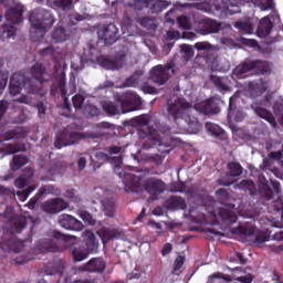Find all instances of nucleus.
Returning <instances> with one entry per match:
<instances>
[{
	"instance_id": "39",
	"label": "nucleus",
	"mask_w": 283,
	"mask_h": 283,
	"mask_svg": "<svg viewBox=\"0 0 283 283\" xmlns=\"http://www.w3.org/2000/svg\"><path fill=\"white\" fill-rule=\"evenodd\" d=\"M70 35H67V32L63 27H56L51 33L52 41L54 43H64V41H67Z\"/></svg>"
},
{
	"instance_id": "58",
	"label": "nucleus",
	"mask_w": 283,
	"mask_h": 283,
	"mask_svg": "<svg viewBox=\"0 0 283 283\" xmlns=\"http://www.w3.org/2000/svg\"><path fill=\"white\" fill-rule=\"evenodd\" d=\"M105 151H107V154H109L111 156H114V155L120 154L123 151V147L112 145V146H107L105 148Z\"/></svg>"
},
{
	"instance_id": "9",
	"label": "nucleus",
	"mask_w": 283,
	"mask_h": 283,
	"mask_svg": "<svg viewBox=\"0 0 283 283\" xmlns=\"http://www.w3.org/2000/svg\"><path fill=\"white\" fill-rule=\"evenodd\" d=\"M99 41H104L105 45H114L118 41V27L114 23L102 25L97 31Z\"/></svg>"
},
{
	"instance_id": "52",
	"label": "nucleus",
	"mask_w": 283,
	"mask_h": 283,
	"mask_svg": "<svg viewBox=\"0 0 283 283\" xmlns=\"http://www.w3.org/2000/svg\"><path fill=\"white\" fill-rule=\"evenodd\" d=\"M234 27L242 32H247L248 34H251V32H253V24L247 21L235 22Z\"/></svg>"
},
{
	"instance_id": "8",
	"label": "nucleus",
	"mask_w": 283,
	"mask_h": 283,
	"mask_svg": "<svg viewBox=\"0 0 283 283\" xmlns=\"http://www.w3.org/2000/svg\"><path fill=\"white\" fill-rule=\"evenodd\" d=\"M176 62L174 60H170L165 65H157L150 71V81L156 83V85H165L171 78V75L176 74Z\"/></svg>"
},
{
	"instance_id": "13",
	"label": "nucleus",
	"mask_w": 283,
	"mask_h": 283,
	"mask_svg": "<svg viewBox=\"0 0 283 283\" xmlns=\"http://www.w3.org/2000/svg\"><path fill=\"white\" fill-rule=\"evenodd\" d=\"M195 109L205 116H213L216 114H220V106L218 104V99L210 97L200 104L195 106Z\"/></svg>"
},
{
	"instance_id": "10",
	"label": "nucleus",
	"mask_w": 283,
	"mask_h": 283,
	"mask_svg": "<svg viewBox=\"0 0 283 283\" xmlns=\"http://www.w3.org/2000/svg\"><path fill=\"white\" fill-rule=\"evenodd\" d=\"M144 189L149 193L151 200H158L160 193H165V191H167V184L160 179L148 178L144 182Z\"/></svg>"
},
{
	"instance_id": "33",
	"label": "nucleus",
	"mask_w": 283,
	"mask_h": 283,
	"mask_svg": "<svg viewBox=\"0 0 283 283\" xmlns=\"http://www.w3.org/2000/svg\"><path fill=\"white\" fill-rule=\"evenodd\" d=\"M206 129L211 136H214V138H219V140H227V132L222 129L219 125H216L211 122L206 123Z\"/></svg>"
},
{
	"instance_id": "27",
	"label": "nucleus",
	"mask_w": 283,
	"mask_h": 283,
	"mask_svg": "<svg viewBox=\"0 0 283 283\" xmlns=\"http://www.w3.org/2000/svg\"><path fill=\"white\" fill-rule=\"evenodd\" d=\"M259 191L264 200H273V189H271L269 180L263 175L259 176Z\"/></svg>"
},
{
	"instance_id": "50",
	"label": "nucleus",
	"mask_w": 283,
	"mask_h": 283,
	"mask_svg": "<svg viewBox=\"0 0 283 283\" xmlns=\"http://www.w3.org/2000/svg\"><path fill=\"white\" fill-rule=\"evenodd\" d=\"M36 189V185L28 187L24 191H18L17 197L20 200V202H25L28 198L30 197V193Z\"/></svg>"
},
{
	"instance_id": "34",
	"label": "nucleus",
	"mask_w": 283,
	"mask_h": 283,
	"mask_svg": "<svg viewBox=\"0 0 283 283\" xmlns=\"http://www.w3.org/2000/svg\"><path fill=\"white\" fill-rule=\"evenodd\" d=\"M115 103L119 104L120 114H129V112H136L132 106L130 102L127 99L126 95H116L114 97Z\"/></svg>"
},
{
	"instance_id": "26",
	"label": "nucleus",
	"mask_w": 283,
	"mask_h": 283,
	"mask_svg": "<svg viewBox=\"0 0 283 283\" xmlns=\"http://www.w3.org/2000/svg\"><path fill=\"white\" fill-rule=\"evenodd\" d=\"M252 109H254L256 116H259L260 118H263V120H266L268 123H270L271 127H273V129H275V127H277V120L275 119V116L273 115V113L269 112V109L262 107V106H252Z\"/></svg>"
},
{
	"instance_id": "35",
	"label": "nucleus",
	"mask_w": 283,
	"mask_h": 283,
	"mask_svg": "<svg viewBox=\"0 0 283 283\" xmlns=\"http://www.w3.org/2000/svg\"><path fill=\"white\" fill-rule=\"evenodd\" d=\"M234 189H240L241 191L248 192L250 196H255V191L258 188L255 187V182L251 179H243L239 184L234 185Z\"/></svg>"
},
{
	"instance_id": "24",
	"label": "nucleus",
	"mask_w": 283,
	"mask_h": 283,
	"mask_svg": "<svg viewBox=\"0 0 283 283\" xmlns=\"http://www.w3.org/2000/svg\"><path fill=\"white\" fill-rule=\"evenodd\" d=\"M164 207L169 211H177V209L185 211L187 209V201L182 197L172 196L164 202Z\"/></svg>"
},
{
	"instance_id": "7",
	"label": "nucleus",
	"mask_w": 283,
	"mask_h": 283,
	"mask_svg": "<svg viewBox=\"0 0 283 283\" xmlns=\"http://www.w3.org/2000/svg\"><path fill=\"white\" fill-rule=\"evenodd\" d=\"M6 19L9 23L2 25V39H12L17 34V28L14 25L23 21V7H13L7 10Z\"/></svg>"
},
{
	"instance_id": "60",
	"label": "nucleus",
	"mask_w": 283,
	"mask_h": 283,
	"mask_svg": "<svg viewBox=\"0 0 283 283\" xmlns=\"http://www.w3.org/2000/svg\"><path fill=\"white\" fill-rule=\"evenodd\" d=\"M69 90L70 94H74V92H76V76H74V73L70 74Z\"/></svg>"
},
{
	"instance_id": "12",
	"label": "nucleus",
	"mask_w": 283,
	"mask_h": 283,
	"mask_svg": "<svg viewBox=\"0 0 283 283\" xmlns=\"http://www.w3.org/2000/svg\"><path fill=\"white\" fill-rule=\"evenodd\" d=\"M115 172L123 179L124 191H126V193H134L136 187H138V177L134 174L125 172L120 167L116 168Z\"/></svg>"
},
{
	"instance_id": "37",
	"label": "nucleus",
	"mask_w": 283,
	"mask_h": 283,
	"mask_svg": "<svg viewBox=\"0 0 283 283\" xmlns=\"http://www.w3.org/2000/svg\"><path fill=\"white\" fill-rule=\"evenodd\" d=\"M10 222L13 224L12 230L14 233H21L28 224V218L23 216H12Z\"/></svg>"
},
{
	"instance_id": "23",
	"label": "nucleus",
	"mask_w": 283,
	"mask_h": 283,
	"mask_svg": "<svg viewBox=\"0 0 283 283\" xmlns=\"http://www.w3.org/2000/svg\"><path fill=\"white\" fill-rule=\"evenodd\" d=\"M249 72H253V66L251 61L242 62L241 64L237 65L232 71V78L233 81H240L242 78H247L249 76Z\"/></svg>"
},
{
	"instance_id": "3",
	"label": "nucleus",
	"mask_w": 283,
	"mask_h": 283,
	"mask_svg": "<svg viewBox=\"0 0 283 283\" xmlns=\"http://www.w3.org/2000/svg\"><path fill=\"white\" fill-rule=\"evenodd\" d=\"M137 125L146 127V129L139 128L138 138L145 140L143 144L144 149H151V147H159V151L163 154H169L174 149L171 145L165 144L163 136L160 134H169V128L167 130H160V125L153 124L149 125V116L142 115L136 118Z\"/></svg>"
},
{
	"instance_id": "25",
	"label": "nucleus",
	"mask_w": 283,
	"mask_h": 283,
	"mask_svg": "<svg viewBox=\"0 0 283 283\" xmlns=\"http://www.w3.org/2000/svg\"><path fill=\"white\" fill-rule=\"evenodd\" d=\"M271 30H273L271 18H262L256 29L258 36H260V39H266V36L271 34Z\"/></svg>"
},
{
	"instance_id": "53",
	"label": "nucleus",
	"mask_w": 283,
	"mask_h": 283,
	"mask_svg": "<svg viewBox=\"0 0 283 283\" xmlns=\"http://www.w3.org/2000/svg\"><path fill=\"white\" fill-rule=\"evenodd\" d=\"M179 28L184 30H191V20L187 15H180L177 18Z\"/></svg>"
},
{
	"instance_id": "38",
	"label": "nucleus",
	"mask_w": 283,
	"mask_h": 283,
	"mask_svg": "<svg viewBox=\"0 0 283 283\" xmlns=\"http://www.w3.org/2000/svg\"><path fill=\"white\" fill-rule=\"evenodd\" d=\"M48 3L51 8L62 10V12H70L73 8L72 0H48Z\"/></svg>"
},
{
	"instance_id": "16",
	"label": "nucleus",
	"mask_w": 283,
	"mask_h": 283,
	"mask_svg": "<svg viewBox=\"0 0 283 283\" xmlns=\"http://www.w3.org/2000/svg\"><path fill=\"white\" fill-rule=\"evenodd\" d=\"M268 90L269 82L264 81V78L248 82V94H250L251 98H258L259 96H262Z\"/></svg>"
},
{
	"instance_id": "36",
	"label": "nucleus",
	"mask_w": 283,
	"mask_h": 283,
	"mask_svg": "<svg viewBox=\"0 0 283 283\" xmlns=\"http://www.w3.org/2000/svg\"><path fill=\"white\" fill-rule=\"evenodd\" d=\"M102 109L107 116H118L120 114V105L112 101L103 102Z\"/></svg>"
},
{
	"instance_id": "48",
	"label": "nucleus",
	"mask_w": 283,
	"mask_h": 283,
	"mask_svg": "<svg viewBox=\"0 0 283 283\" xmlns=\"http://www.w3.org/2000/svg\"><path fill=\"white\" fill-rule=\"evenodd\" d=\"M83 114L86 118H94V116H98V114H101V111L95 105L86 104L83 107Z\"/></svg>"
},
{
	"instance_id": "21",
	"label": "nucleus",
	"mask_w": 283,
	"mask_h": 283,
	"mask_svg": "<svg viewBox=\"0 0 283 283\" xmlns=\"http://www.w3.org/2000/svg\"><path fill=\"white\" fill-rule=\"evenodd\" d=\"M106 269L107 263L103 258H93L80 268V270L87 271L88 273H104Z\"/></svg>"
},
{
	"instance_id": "43",
	"label": "nucleus",
	"mask_w": 283,
	"mask_h": 283,
	"mask_svg": "<svg viewBox=\"0 0 283 283\" xmlns=\"http://www.w3.org/2000/svg\"><path fill=\"white\" fill-rule=\"evenodd\" d=\"M227 167L229 170V175L232 178H238L239 176H242V174L244 171V168L238 161H229Z\"/></svg>"
},
{
	"instance_id": "40",
	"label": "nucleus",
	"mask_w": 283,
	"mask_h": 283,
	"mask_svg": "<svg viewBox=\"0 0 283 283\" xmlns=\"http://www.w3.org/2000/svg\"><path fill=\"white\" fill-rule=\"evenodd\" d=\"M102 211L108 218H114V213L116 211V201L114 199H104L102 201Z\"/></svg>"
},
{
	"instance_id": "5",
	"label": "nucleus",
	"mask_w": 283,
	"mask_h": 283,
	"mask_svg": "<svg viewBox=\"0 0 283 283\" xmlns=\"http://www.w3.org/2000/svg\"><path fill=\"white\" fill-rule=\"evenodd\" d=\"M61 240L67 248L76 242V237H67L56 230H51L38 241L35 249L40 253H61L62 249L59 245Z\"/></svg>"
},
{
	"instance_id": "15",
	"label": "nucleus",
	"mask_w": 283,
	"mask_h": 283,
	"mask_svg": "<svg viewBox=\"0 0 283 283\" xmlns=\"http://www.w3.org/2000/svg\"><path fill=\"white\" fill-rule=\"evenodd\" d=\"M97 63L104 70H120L125 65V53L117 55L115 60L102 55L97 57Z\"/></svg>"
},
{
	"instance_id": "18",
	"label": "nucleus",
	"mask_w": 283,
	"mask_h": 283,
	"mask_svg": "<svg viewBox=\"0 0 283 283\" xmlns=\"http://www.w3.org/2000/svg\"><path fill=\"white\" fill-rule=\"evenodd\" d=\"M59 92L64 101V109L69 113L72 112V105L67 98V90H65V80H57L51 85V96H56Z\"/></svg>"
},
{
	"instance_id": "61",
	"label": "nucleus",
	"mask_w": 283,
	"mask_h": 283,
	"mask_svg": "<svg viewBox=\"0 0 283 283\" xmlns=\"http://www.w3.org/2000/svg\"><path fill=\"white\" fill-rule=\"evenodd\" d=\"M80 217L87 224H94V217H92V214H90V212L83 211V212L80 213Z\"/></svg>"
},
{
	"instance_id": "31",
	"label": "nucleus",
	"mask_w": 283,
	"mask_h": 283,
	"mask_svg": "<svg viewBox=\"0 0 283 283\" xmlns=\"http://www.w3.org/2000/svg\"><path fill=\"white\" fill-rule=\"evenodd\" d=\"M218 216L226 224H235L238 222V214L233 210L220 208Z\"/></svg>"
},
{
	"instance_id": "28",
	"label": "nucleus",
	"mask_w": 283,
	"mask_h": 283,
	"mask_svg": "<svg viewBox=\"0 0 283 283\" xmlns=\"http://www.w3.org/2000/svg\"><path fill=\"white\" fill-rule=\"evenodd\" d=\"M232 233L251 238V235H255V226L249 221L244 222V224L239 223L238 227L232 229Z\"/></svg>"
},
{
	"instance_id": "45",
	"label": "nucleus",
	"mask_w": 283,
	"mask_h": 283,
	"mask_svg": "<svg viewBox=\"0 0 283 283\" xmlns=\"http://www.w3.org/2000/svg\"><path fill=\"white\" fill-rule=\"evenodd\" d=\"M124 96H126L128 103H130L135 112L140 109V106L143 105V99L140 98V96L132 92L124 93Z\"/></svg>"
},
{
	"instance_id": "62",
	"label": "nucleus",
	"mask_w": 283,
	"mask_h": 283,
	"mask_svg": "<svg viewBox=\"0 0 283 283\" xmlns=\"http://www.w3.org/2000/svg\"><path fill=\"white\" fill-rule=\"evenodd\" d=\"M142 92H144V94H158V90L149 84H143Z\"/></svg>"
},
{
	"instance_id": "4",
	"label": "nucleus",
	"mask_w": 283,
	"mask_h": 283,
	"mask_svg": "<svg viewBox=\"0 0 283 283\" xmlns=\"http://www.w3.org/2000/svg\"><path fill=\"white\" fill-rule=\"evenodd\" d=\"M29 22L31 23L30 38L32 41L43 39L48 30L56 23L52 11L43 8L33 9L29 14Z\"/></svg>"
},
{
	"instance_id": "20",
	"label": "nucleus",
	"mask_w": 283,
	"mask_h": 283,
	"mask_svg": "<svg viewBox=\"0 0 283 283\" xmlns=\"http://www.w3.org/2000/svg\"><path fill=\"white\" fill-rule=\"evenodd\" d=\"M28 134L29 132L25 127H15L6 133L0 128V143H3V140H21V138H28Z\"/></svg>"
},
{
	"instance_id": "54",
	"label": "nucleus",
	"mask_w": 283,
	"mask_h": 283,
	"mask_svg": "<svg viewBox=\"0 0 283 283\" xmlns=\"http://www.w3.org/2000/svg\"><path fill=\"white\" fill-rule=\"evenodd\" d=\"M72 103L74 109H81L83 107V103H85V96L76 94L72 97Z\"/></svg>"
},
{
	"instance_id": "14",
	"label": "nucleus",
	"mask_w": 283,
	"mask_h": 283,
	"mask_svg": "<svg viewBox=\"0 0 283 283\" xmlns=\"http://www.w3.org/2000/svg\"><path fill=\"white\" fill-rule=\"evenodd\" d=\"M67 207H70V203H67V201L62 198H54L45 201L42 205V210L44 211V213L54 214L61 213V211H65Z\"/></svg>"
},
{
	"instance_id": "64",
	"label": "nucleus",
	"mask_w": 283,
	"mask_h": 283,
	"mask_svg": "<svg viewBox=\"0 0 283 283\" xmlns=\"http://www.w3.org/2000/svg\"><path fill=\"white\" fill-rule=\"evenodd\" d=\"M32 260L31 256H25V255H19L15 258L14 262L15 264H18L19 266L23 265V264H28V262H30Z\"/></svg>"
},
{
	"instance_id": "42",
	"label": "nucleus",
	"mask_w": 283,
	"mask_h": 283,
	"mask_svg": "<svg viewBox=\"0 0 283 283\" xmlns=\"http://www.w3.org/2000/svg\"><path fill=\"white\" fill-rule=\"evenodd\" d=\"M252 65V71L256 70V72H260V74H269L271 72V65H269V62L262 61V60H253L250 61Z\"/></svg>"
},
{
	"instance_id": "56",
	"label": "nucleus",
	"mask_w": 283,
	"mask_h": 283,
	"mask_svg": "<svg viewBox=\"0 0 283 283\" xmlns=\"http://www.w3.org/2000/svg\"><path fill=\"white\" fill-rule=\"evenodd\" d=\"M53 189H54V187H52V186H42L35 196L41 199V198H43V196H48V195L52 193Z\"/></svg>"
},
{
	"instance_id": "29",
	"label": "nucleus",
	"mask_w": 283,
	"mask_h": 283,
	"mask_svg": "<svg viewBox=\"0 0 283 283\" xmlns=\"http://www.w3.org/2000/svg\"><path fill=\"white\" fill-rule=\"evenodd\" d=\"M98 235L103 244H107L109 240H118L123 233H120L118 229H102L98 231Z\"/></svg>"
},
{
	"instance_id": "19",
	"label": "nucleus",
	"mask_w": 283,
	"mask_h": 283,
	"mask_svg": "<svg viewBox=\"0 0 283 283\" xmlns=\"http://www.w3.org/2000/svg\"><path fill=\"white\" fill-rule=\"evenodd\" d=\"M199 30L201 34H218L222 30V23L210 18H203L199 22Z\"/></svg>"
},
{
	"instance_id": "49",
	"label": "nucleus",
	"mask_w": 283,
	"mask_h": 283,
	"mask_svg": "<svg viewBox=\"0 0 283 283\" xmlns=\"http://www.w3.org/2000/svg\"><path fill=\"white\" fill-rule=\"evenodd\" d=\"M167 8H169V2L166 0H156L153 3L151 11L155 14H160V12H163V10H167Z\"/></svg>"
},
{
	"instance_id": "57",
	"label": "nucleus",
	"mask_w": 283,
	"mask_h": 283,
	"mask_svg": "<svg viewBox=\"0 0 283 283\" xmlns=\"http://www.w3.org/2000/svg\"><path fill=\"white\" fill-rule=\"evenodd\" d=\"M181 52H184L185 56L189 61L193 56V49L189 44H181L180 45Z\"/></svg>"
},
{
	"instance_id": "1",
	"label": "nucleus",
	"mask_w": 283,
	"mask_h": 283,
	"mask_svg": "<svg viewBox=\"0 0 283 283\" xmlns=\"http://www.w3.org/2000/svg\"><path fill=\"white\" fill-rule=\"evenodd\" d=\"M45 81H50V75L45 73V66L42 63H35L31 69L30 78H25L20 73H14L11 76L9 92L11 96L21 94V90H24L27 94H39Z\"/></svg>"
},
{
	"instance_id": "44",
	"label": "nucleus",
	"mask_w": 283,
	"mask_h": 283,
	"mask_svg": "<svg viewBox=\"0 0 283 283\" xmlns=\"http://www.w3.org/2000/svg\"><path fill=\"white\" fill-rule=\"evenodd\" d=\"M28 163H29L28 156L15 155L12 158L11 169L12 171H18V169H21V167H24V165H28Z\"/></svg>"
},
{
	"instance_id": "30",
	"label": "nucleus",
	"mask_w": 283,
	"mask_h": 283,
	"mask_svg": "<svg viewBox=\"0 0 283 283\" xmlns=\"http://www.w3.org/2000/svg\"><path fill=\"white\" fill-rule=\"evenodd\" d=\"M84 240H85V249L88 253H94L96 249H98V241H96V235L94 232L86 230L83 232Z\"/></svg>"
},
{
	"instance_id": "41",
	"label": "nucleus",
	"mask_w": 283,
	"mask_h": 283,
	"mask_svg": "<svg viewBox=\"0 0 283 283\" xmlns=\"http://www.w3.org/2000/svg\"><path fill=\"white\" fill-rule=\"evenodd\" d=\"M209 81L219 92H229V85H227V80L224 77L211 74Z\"/></svg>"
},
{
	"instance_id": "51",
	"label": "nucleus",
	"mask_w": 283,
	"mask_h": 283,
	"mask_svg": "<svg viewBox=\"0 0 283 283\" xmlns=\"http://www.w3.org/2000/svg\"><path fill=\"white\" fill-rule=\"evenodd\" d=\"M195 50H197L198 52H211L214 50V46L213 44L203 41L195 43Z\"/></svg>"
},
{
	"instance_id": "6",
	"label": "nucleus",
	"mask_w": 283,
	"mask_h": 283,
	"mask_svg": "<svg viewBox=\"0 0 283 283\" xmlns=\"http://www.w3.org/2000/svg\"><path fill=\"white\" fill-rule=\"evenodd\" d=\"M83 138L96 140V138H103V134L96 132H70L67 128H64L60 130L55 136L54 147L56 149H63V147H70V145H76L77 143H81Z\"/></svg>"
},
{
	"instance_id": "47",
	"label": "nucleus",
	"mask_w": 283,
	"mask_h": 283,
	"mask_svg": "<svg viewBox=\"0 0 283 283\" xmlns=\"http://www.w3.org/2000/svg\"><path fill=\"white\" fill-rule=\"evenodd\" d=\"M2 149H3L2 156H9L10 154H17V151H25V145L4 144Z\"/></svg>"
},
{
	"instance_id": "22",
	"label": "nucleus",
	"mask_w": 283,
	"mask_h": 283,
	"mask_svg": "<svg viewBox=\"0 0 283 283\" xmlns=\"http://www.w3.org/2000/svg\"><path fill=\"white\" fill-rule=\"evenodd\" d=\"M63 269H65V261L63 259L55 258L52 261L44 264L43 271L45 275H63Z\"/></svg>"
},
{
	"instance_id": "2",
	"label": "nucleus",
	"mask_w": 283,
	"mask_h": 283,
	"mask_svg": "<svg viewBox=\"0 0 283 283\" xmlns=\"http://www.w3.org/2000/svg\"><path fill=\"white\" fill-rule=\"evenodd\" d=\"M188 104L182 98H177L167 104L168 120H172L179 129L189 132V134H198L201 129L198 117L190 115L187 112Z\"/></svg>"
},
{
	"instance_id": "32",
	"label": "nucleus",
	"mask_w": 283,
	"mask_h": 283,
	"mask_svg": "<svg viewBox=\"0 0 283 283\" xmlns=\"http://www.w3.org/2000/svg\"><path fill=\"white\" fill-rule=\"evenodd\" d=\"M34 177V170L32 168H25L23 174L15 179V187L18 189H23L24 187H28L30 185V179Z\"/></svg>"
},
{
	"instance_id": "17",
	"label": "nucleus",
	"mask_w": 283,
	"mask_h": 283,
	"mask_svg": "<svg viewBox=\"0 0 283 283\" xmlns=\"http://www.w3.org/2000/svg\"><path fill=\"white\" fill-rule=\"evenodd\" d=\"M59 224L62 229H66V231H83L84 228L83 222L71 214H61Z\"/></svg>"
},
{
	"instance_id": "59",
	"label": "nucleus",
	"mask_w": 283,
	"mask_h": 283,
	"mask_svg": "<svg viewBox=\"0 0 283 283\" xmlns=\"http://www.w3.org/2000/svg\"><path fill=\"white\" fill-rule=\"evenodd\" d=\"M123 85L124 87H136L138 85V78L134 76H129L128 78L125 80Z\"/></svg>"
},
{
	"instance_id": "11",
	"label": "nucleus",
	"mask_w": 283,
	"mask_h": 283,
	"mask_svg": "<svg viewBox=\"0 0 283 283\" xmlns=\"http://www.w3.org/2000/svg\"><path fill=\"white\" fill-rule=\"evenodd\" d=\"M0 249L6 252L19 253L23 249V242L17 239L14 232H6L0 241Z\"/></svg>"
},
{
	"instance_id": "63",
	"label": "nucleus",
	"mask_w": 283,
	"mask_h": 283,
	"mask_svg": "<svg viewBox=\"0 0 283 283\" xmlns=\"http://www.w3.org/2000/svg\"><path fill=\"white\" fill-rule=\"evenodd\" d=\"M185 265V256H178L174 263V271H180Z\"/></svg>"
},
{
	"instance_id": "55",
	"label": "nucleus",
	"mask_w": 283,
	"mask_h": 283,
	"mask_svg": "<svg viewBox=\"0 0 283 283\" xmlns=\"http://www.w3.org/2000/svg\"><path fill=\"white\" fill-rule=\"evenodd\" d=\"M137 23H139L142 28H147L149 30L154 27V19L149 17H140L137 19Z\"/></svg>"
},
{
	"instance_id": "46",
	"label": "nucleus",
	"mask_w": 283,
	"mask_h": 283,
	"mask_svg": "<svg viewBox=\"0 0 283 283\" xmlns=\"http://www.w3.org/2000/svg\"><path fill=\"white\" fill-rule=\"evenodd\" d=\"M87 255H90V252L84 247H77L72 250L74 262H83V260H86Z\"/></svg>"
}]
</instances>
